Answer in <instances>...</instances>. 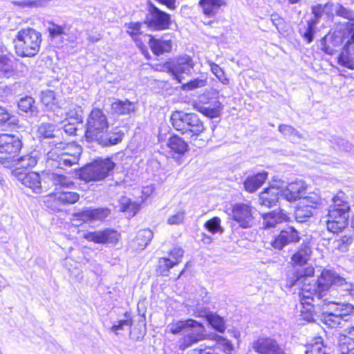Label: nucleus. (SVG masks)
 <instances>
[{
    "label": "nucleus",
    "mask_w": 354,
    "mask_h": 354,
    "mask_svg": "<svg viewBox=\"0 0 354 354\" xmlns=\"http://www.w3.org/2000/svg\"><path fill=\"white\" fill-rule=\"evenodd\" d=\"M110 214L108 208H88L73 214L74 221H80L84 223L96 221H103Z\"/></svg>",
    "instance_id": "obj_21"
},
{
    "label": "nucleus",
    "mask_w": 354,
    "mask_h": 354,
    "mask_svg": "<svg viewBox=\"0 0 354 354\" xmlns=\"http://www.w3.org/2000/svg\"><path fill=\"white\" fill-rule=\"evenodd\" d=\"M144 41L149 42L151 51L156 55L169 53L172 48V41L169 35H164L160 38H155L151 35H144Z\"/></svg>",
    "instance_id": "obj_20"
},
{
    "label": "nucleus",
    "mask_w": 354,
    "mask_h": 354,
    "mask_svg": "<svg viewBox=\"0 0 354 354\" xmlns=\"http://www.w3.org/2000/svg\"><path fill=\"white\" fill-rule=\"evenodd\" d=\"M19 6L26 8H37L40 6L41 2L39 0H23L19 2Z\"/></svg>",
    "instance_id": "obj_63"
},
{
    "label": "nucleus",
    "mask_w": 354,
    "mask_h": 354,
    "mask_svg": "<svg viewBox=\"0 0 354 354\" xmlns=\"http://www.w3.org/2000/svg\"><path fill=\"white\" fill-rule=\"evenodd\" d=\"M328 348L323 344L322 339L317 337L306 351V354H327Z\"/></svg>",
    "instance_id": "obj_43"
},
{
    "label": "nucleus",
    "mask_w": 354,
    "mask_h": 354,
    "mask_svg": "<svg viewBox=\"0 0 354 354\" xmlns=\"http://www.w3.org/2000/svg\"><path fill=\"white\" fill-rule=\"evenodd\" d=\"M278 184L280 185L281 198L286 201L291 202L297 199L301 200L304 197L303 194L306 190V185L304 180H297L289 183L286 187H283V183L279 181Z\"/></svg>",
    "instance_id": "obj_17"
},
{
    "label": "nucleus",
    "mask_w": 354,
    "mask_h": 354,
    "mask_svg": "<svg viewBox=\"0 0 354 354\" xmlns=\"http://www.w3.org/2000/svg\"><path fill=\"white\" fill-rule=\"evenodd\" d=\"M111 111L113 114L118 115L131 114L135 112L136 104L135 103L130 102L128 100H118L111 104Z\"/></svg>",
    "instance_id": "obj_30"
},
{
    "label": "nucleus",
    "mask_w": 354,
    "mask_h": 354,
    "mask_svg": "<svg viewBox=\"0 0 354 354\" xmlns=\"http://www.w3.org/2000/svg\"><path fill=\"white\" fill-rule=\"evenodd\" d=\"M153 236V232L149 229L140 230L136 236V241L141 249L145 248Z\"/></svg>",
    "instance_id": "obj_44"
},
{
    "label": "nucleus",
    "mask_w": 354,
    "mask_h": 354,
    "mask_svg": "<svg viewBox=\"0 0 354 354\" xmlns=\"http://www.w3.org/2000/svg\"><path fill=\"white\" fill-rule=\"evenodd\" d=\"M146 24L154 30H165L168 28L171 24V17L169 14L150 4Z\"/></svg>",
    "instance_id": "obj_12"
},
{
    "label": "nucleus",
    "mask_w": 354,
    "mask_h": 354,
    "mask_svg": "<svg viewBox=\"0 0 354 354\" xmlns=\"http://www.w3.org/2000/svg\"><path fill=\"white\" fill-rule=\"evenodd\" d=\"M125 319L120 320L118 324L113 325L111 327V331L117 334V331L119 330H123L125 326L131 328L133 324V321L128 313H124Z\"/></svg>",
    "instance_id": "obj_54"
},
{
    "label": "nucleus",
    "mask_w": 354,
    "mask_h": 354,
    "mask_svg": "<svg viewBox=\"0 0 354 354\" xmlns=\"http://www.w3.org/2000/svg\"><path fill=\"white\" fill-rule=\"evenodd\" d=\"M120 210L129 214V216H133L139 210V205L131 202V201L125 196L121 198L120 201Z\"/></svg>",
    "instance_id": "obj_42"
},
{
    "label": "nucleus",
    "mask_w": 354,
    "mask_h": 354,
    "mask_svg": "<svg viewBox=\"0 0 354 354\" xmlns=\"http://www.w3.org/2000/svg\"><path fill=\"white\" fill-rule=\"evenodd\" d=\"M332 43L335 46L344 44V50L348 52L354 44V22H347L342 30H335L332 37Z\"/></svg>",
    "instance_id": "obj_13"
},
{
    "label": "nucleus",
    "mask_w": 354,
    "mask_h": 354,
    "mask_svg": "<svg viewBox=\"0 0 354 354\" xmlns=\"http://www.w3.org/2000/svg\"><path fill=\"white\" fill-rule=\"evenodd\" d=\"M349 53L350 51L346 53L344 50L338 57V64L347 68L354 70V62L348 56Z\"/></svg>",
    "instance_id": "obj_55"
},
{
    "label": "nucleus",
    "mask_w": 354,
    "mask_h": 354,
    "mask_svg": "<svg viewBox=\"0 0 354 354\" xmlns=\"http://www.w3.org/2000/svg\"><path fill=\"white\" fill-rule=\"evenodd\" d=\"M78 154H69L68 153H57V149H53L47 153V162L53 167L64 169L77 163Z\"/></svg>",
    "instance_id": "obj_15"
},
{
    "label": "nucleus",
    "mask_w": 354,
    "mask_h": 354,
    "mask_svg": "<svg viewBox=\"0 0 354 354\" xmlns=\"http://www.w3.org/2000/svg\"><path fill=\"white\" fill-rule=\"evenodd\" d=\"M70 28L66 26H59L53 24L48 27V32L53 41L57 45H62L65 40L68 39Z\"/></svg>",
    "instance_id": "obj_26"
},
{
    "label": "nucleus",
    "mask_w": 354,
    "mask_h": 354,
    "mask_svg": "<svg viewBox=\"0 0 354 354\" xmlns=\"http://www.w3.org/2000/svg\"><path fill=\"white\" fill-rule=\"evenodd\" d=\"M82 109L81 106L77 105H71L66 112V115L70 119L74 120L75 123H81L82 122Z\"/></svg>",
    "instance_id": "obj_51"
},
{
    "label": "nucleus",
    "mask_w": 354,
    "mask_h": 354,
    "mask_svg": "<svg viewBox=\"0 0 354 354\" xmlns=\"http://www.w3.org/2000/svg\"><path fill=\"white\" fill-rule=\"evenodd\" d=\"M198 111L210 118H217L221 115L222 104L219 100L215 99L200 106Z\"/></svg>",
    "instance_id": "obj_34"
},
{
    "label": "nucleus",
    "mask_w": 354,
    "mask_h": 354,
    "mask_svg": "<svg viewBox=\"0 0 354 354\" xmlns=\"http://www.w3.org/2000/svg\"><path fill=\"white\" fill-rule=\"evenodd\" d=\"M183 253L182 248L175 247L169 253L168 258L160 259L159 268L160 274L164 276L168 275L169 269L180 262Z\"/></svg>",
    "instance_id": "obj_23"
},
{
    "label": "nucleus",
    "mask_w": 354,
    "mask_h": 354,
    "mask_svg": "<svg viewBox=\"0 0 354 354\" xmlns=\"http://www.w3.org/2000/svg\"><path fill=\"white\" fill-rule=\"evenodd\" d=\"M19 180L21 183L35 193L40 192L41 190V181L40 176L37 173L31 172L25 174L24 175L21 174L19 177Z\"/></svg>",
    "instance_id": "obj_32"
},
{
    "label": "nucleus",
    "mask_w": 354,
    "mask_h": 354,
    "mask_svg": "<svg viewBox=\"0 0 354 354\" xmlns=\"http://www.w3.org/2000/svg\"><path fill=\"white\" fill-rule=\"evenodd\" d=\"M142 24L139 22L131 23L128 26L127 32L131 35L132 39L136 42L138 46H141L144 41V35L140 31Z\"/></svg>",
    "instance_id": "obj_41"
},
{
    "label": "nucleus",
    "mask_w": 354,
    "mask_h": 354,
    "mask_svg": "<svg viewBox=\"0 0 354 354\" xmlns=\"http://www.w3.org/2000/svg\"><path fill=\"white\" fill-rule=\"evenodd\" d=\"M80 199V195L73 192L63 191L55 196V200L62 205L74 204Z\"/></svg>",
    "instance_id": "obj_39"
},
{
    "label": "nucleus",
    "mask_w": 354,
    "mask_h": 354,
    "mask_svg": "<svg viewBox=\"0 0 354 354\" xmlns=\"http://www.w3.org/2000/svg\"><path fill=\"white\" fill-rule=\"evenodd\" d=\"M77 124V123H75V122L73 123L68 122V124H65L63 127L64 132L70 136L75 134L77 129L76 126Z\"/></svg>",
    "instance_id": "obj_64"
},
{
    "label": "nucleus",
    "mask_w": 354,
    "mask_h": 354,
    "mask_svg": "<svg viewBox=\"0 0 354 354\" xmlns=\"http://www.w3.org/2000/svg\"><path fill=\"white\" fill-rule=\"evenodd\" d=\"M339 351L341 354H354V341L342 339L339 344Z\"/></svg>",
    "instance_id": "obj_56"
},
{
    "label": "nucleus",
    "mask_w": 354,
    "mask_h": 354,
    "mask_svg": "<svg viewBox=\"0 0 354 354\" xmlns=\"http://www.w3.org/2000/svg\"><path fill=\"white\" fill-rule=\"evenodd\" d=\"M115 167L111 158H99L81 171L80 177L87 182L102 180L111 175Z\"/></svg>",
    "instance_id": "obj_6"
},
{
    "label": "nucleus",
    "mask_w": 354,
    "mask_h": 354,
    "mask_svg": "<svg viewBox=\"0 0 354 354\" xmlns=\"http://www.w3.org/2000/svg\"><path fill=\"white\" fill-rule=\"evenodd\" d=\"M173 127L186 137L197 136L205 130L203 122L194 113L176 111L171 115Z\"/></svg>",
    "instance_id": "obj_5"
},
{
    "label": "nucleus",
    "mask_w": 354,
    "mask_h": 354,
    "mask_svg": "<svg viewBox=\"0 0 354 354\" xmlns=\"http://www.w3.org/2000/svg\"><path fill=\"white\" fill-rule=\"evenodd\" d=\"M37 156L36 152H32L29 154L24 155L17 160H15V162L13 167L17 169L24 168L29 169L35 167L37 163Z\"/></svg>",
    "instance_id": "obj_37"
},
{
    "label": "nucleus",
    "mask_w": 354,
    "mask_h": 354,
    "mask_svg": "<svg viewBox=\"0 0 354 354\" xmlns=\"http://www.w3.org/2000/svg\"><path fill=\"white\" fill-rule=\"evenodd\" d=\"M344 339L348 341H354V322H351L347 324L344 328Z\"/></svg>",
    "instance_id": "obj_60"
},
{
    "label": "nucleus",
    "mask_w": 354,
    "mask_h": 354,
    "mask_svg": "<svg viewBox=\"0 0 354 354\" xmlns=\"http://www.w3.org/2000/svg\"><path fill=\"white\" fill-rule=\"evenodd\" d=\"M323 6L324 7V12L328 17H333L334 15H336L337 3L328 2Z\"/></svg>",
    "instance_id": "obj_61"
},
{
    "label": "nucleus",
    "mask_w": 354,
    "mask_h": 354,
    "mask_svg": "<svg viewBox=\"0 0 354 354\" xmlns=\"http://www.w3.org/2000/svg\"><path fill=\"white\" fill-rule=\"evenodd\" d=\"M55 126L49 123H42L37 129L39 138H50L54 136Z\"/></svg>",
    "instance_id": "obj_50"
},
{
    "label": "nucleus",
    "mask_w": 354,
    "mask_h": 354,
    "mask_svg": "<svg viewBox=\"0 0 354 354\" xmlns=\"http://www.w3.org/2000/svg\"><path fill=\"white\" fill-rule=\"evenodd\" d=\"M119 233L111 229L89 232L84 234V238L87 241L101 244L115 243L119 240Z\"/></svg>",
    "instance_id": "obj_19"
},
{
    "label": "nucleus",
    "mask_w": 354,
    "mask_h": 354,
    "mask_svg": "<svg viewBox=\"0 0 354 354\" xmlns=\"http://www.w3.org/2000/svg\"><path fill=\"white\" fill-rule=\"evenodd\" d=\"M13 42L19 56L33 57L39 51L41 35L33 28H24L17 32Z\"/></svg>",
    "instance_id": "obj_4"
},
{
    "label": "nucleus",
    "mask_w": 354,
    "mask_h": 354,
    "mask_svg": "<svg viewBox=\"0 0 354 354\" xmlns=\"http://www.w3.org/2000/svg\"><path fill=\"white\" fill-rule=\"evenodd\" d=\"M41 102L48 109H53L56 104V97L54 91L51 90L44 91L41 93Z\"/></svg>",
    "instance_id": "obj_49"
},
{
    "label": "nucleus",
    "mask_w": 354,
    "mask_h": 354,
    "mask_svg": "<svg viewBox=\"0 0 354 354\" xmlns=\"http://www.w3.org/2000/svg\"><path fill=\"white\" fill-rule=\"evenodd\" d=\"M353 239L350 236H344L341 239V244L338 245L339 249L342 252H346L348 250V247L351 244Z\"/></svg>",
    "instance_id": "obj_62"
},
{
    "label": "nucleus",
    "mask_w": 354,
    "mask_h": 354,
    "mask_svg": "<svg viewBox=\"0 0 354 354\" xmlns=\"http://www.w3.org/2000/svg\"><path fill=\"white\" fill-rule=\"evenodd\" d=\"M304 286H302L300 292V297H301V305L302 306V308L301 309V316L304 320L308 322L314 321V313L313 308L315 306H320L322 308V310H324V307L326 306H323V299H325V297L322 299H318L315 294H311L309 297H307L303 293Z\"/></svg>",
    "instance_id": "obj_16"
},
{
    "label": "nucleus",
    "mask_w": 354,
    "mask_h": 354,
    "mask_svg": "<svg viewBox=\"0 0 354 354\" xmlns=\"http://www.w3.org/2000/svg\"><path fill=\"white\" fill-rule=\"evenodd\" d=\"M286 218L287 216L283 210H275L263 216V225L265 228L274 227L277 224L285 221Z\"/></svg>",
    "instance_id": "obj_35"
},
{
    "label": "nucleus",
    "mask_w": 354,
    "mask_h": 354,
    "mask_svg": "<svg viewBox=\"0 0 354 354\" xmlns=\"http://www.w3.org/2000/svg\"><path fill=\"white\" fill-rule=\"evenodd\" d=\"M312 13L314 15L315 19L310 20V21L315 22L317 24L319 21L320 18L322 17L324 12V7L322 4H317L311 8Z\"/></svg>",
    "instance_id": "obj_59"
},
{
    "label": "nucleus",
    "mask_w": 354,
    "mask_h": 354,
    "mask_svg": "<svg viewBox=\"0 0 354 354\" xmlns=\"http://www.w3.org/2000/svg\"><path fill=\"white\" fill-rule=\"evenodd\" d=\"M207 78L198 77L194 78L189 82L182 84V89L185 91H192L196 88H202L206 86Z\"/></svg>",
    "instance_id": "obj_48"
},
{
    "label": "nucleus",
    "mask_w": 354,
    "mask_h": 354,
    "mask_svg": "<svg viewBox=\"0 0 354 354\" xmlns=\"http://www.w3.org/2000/svg\"><path fill=\"white\" fill-rule=\"evenodd\" d=\"M185 212L183 209L178 210L176 214L170 216L167 219L169 225H180L185 218Z\"/></svg>",
    "instance_id": "obj_57"
},
{
    "label": "nucleus",
    "mask_w": 354,
    "mask_h": 354,
    "mask_svg": "<svg viewBox=\"0 0 354 354\" xmlns=\"http://www.w3.org/2000/svg\"><path fill=\"white\" fill-rule=\"evenodd\" d=\"M300 239V233L294 227L288 226L274 237L270 245L274 249L281 250L289 244L298 243Z\"/></svg>",
    "instance_id": "obj_14"
},
{
    "label": "nucleus",
    "mask_w": 354,
    "mask_h": 354,
    "mask_svg": "<svg viewBox=\"0 0 354 354\" xmlns=\"http://www.w3.org/2000/svg\"><path fill=\"white\" fill-rule=\"evenodd\" d=\"M312 253L310 243L308 240H304L299 250L292 256V261L298 266L306 264Z\"/></svg>",
    "instance_id": "obj_29"
},
{
    "label": "nucleus",
    "mask_w": 354,
    "mask_h": 354,
    "mask_svg": "<svg viewBox=\"0 0 354 354\" xmlns=\"http://www.w3.org/2000/svg\"><path fill=\"white\" fill-rule=\"evenodd\" d=\"M253 349L260 354H285L276 340L271 338H259L252 344Z\"/></svg>",
    "instance_id": "obj_22"
},
{
    "label": "nucleus",
    "mask_w": 354,
    "mask_h": 354,
    "mask_svg": "<svg viewBox=\"0 0 354 354\" xmlns=\"http://www.w3.org/2000/svg\"><path fill=\"white\" fill-rule=\"evenodd\" d=\"M22 147V142L19 137L7 134H0V153L5 156H0V162L6 168L13 167L15 157L18 155Z\"/></svg>",
    "instance_id": "obj_8"
},
{
    "label": "nucleus",
    "mask_w": 354,
    "mask_h": 354,
    "mask_svg": "<svg viewBox=\"0 0 354 354\" xmlns=\"http://www.w3.org/2000/svg\"><path fill=\"white\" fill-rule=\"evenodd\" d=\"M232 219L236 221L240 227L247 229L254 224L253 208L245 203H237L232 208Z\"/></svg>",
    "instance_id": "obj_11"
},
{
    "label": "nucleus",
    "mask_w": 354,
    "mask_h": 354,
    "mask_svg": "<svg viewBox=\"0 0 354 354\" xmlns=\"http://www.w3.org/2000/svg\"><path fill=\"white\" fill-rule=\"evenodd\" d=\"M109 128L108 118L105 113L100 109L93 108L86 119L85 138L88 141L97 142Z\"/></svg>",
    "instance_id": "obj_7"
},
{
    "label": "nucleus",
    "mask_w": 354,
    "mask_h": 354,
    "mask_svg": "<svg viewBox=\"0 0 354 354\" xmlns=\"http://www.w3.org/2000/svg\"><path fill=\"white\" fill-rule=\"evenodd\" d=\"M200 316H205L209 324L216 330L220 333L224 332L225 329L223 319L218 315L212 313H206L203 312Z\"/></svg>",
    "instance_id": "obj_40"
},
{
    "label": "nucleus",
    "mask_w": 354,
    "mask_h": 354,
    "mask_svg": "<svg viewBox=\"0 0 354 354\" xmlns=\"http://www.w3.org/2000/svg\"><path fill=\"white\" fill-rule=\"evenodd\" d=\"M168 328L174 335L183 333L184 337L177 343L179 349L183 351L197 343L203 337L202 324L194 319L178 321L169 324Z\"/></svg>",
    "instance_id": "obj_3"
},
{
    "label": "nucleus",
    "mask_w": 354,
    "mask_h": 354,
    "mask_svg": "<svg viewBox=\"0 0 354 354\" xmlns=\"http://www.w3.org/2000/svg\"><path fill=\"white\" fill-rule=\"evenodd\" d=\"M194 66L195 63L191 56L183 55L168 63V70L178 82L182 83L183 75H190Z\"/></svg>",
    "instance_id": "obj_10"
},
{
    "label": "nucleus",
    "mask_w": 354,
    "mask_h": 354,
    "mask_svg": "<svg viewBox=\"0 0 354 354\" xmlns=\"http://www.w3.org/2000/svg\"><path fill=\"white\" fill-rule=\"evenodd\" d=\"M323 306L331 307L336 314L341 318L343 322L347 326L348 324L354 322V306L349 303H335L330 301L328 298L322 300Z\"/></svg>",
    "instance_id": "obj_18"
},
{
    "label": "nucleus",
    "mask_w": 354,
    "mask_h": 354,
    "mask_svg": "<svg viewBox=\"0 0 354 354\" xmlns=\"http://www.w3.org/2000/svg\"><path fill=\"white\" fill-rule=\"evenodd\" d=\"M350 206L343 192L338 193L333 198L329 206L326 227L328 231L338 233L348 225Z\"/></svg>",
    "instance_id": "obj_2"
},
{
    "label": "nucleus",
    "mask_w": 354,
    "mask_h": 354,
    "mask_svg": "<svg viewBox=\"0 0 354 354\" xmlns=\"http://www.w3.org/2000/svg\"><path fill=\"white\" fill-rule=\"evenodd\" d=\"M279 131L286 136H289L291 139L301 138L300 133L292 127L287 124H280Z\"/></svg>",
    "instance_id": "obj_53"
},
{
    "label": "nucleus",
    "mask_w": 354,
    "mask_h": 354,
    "mask_svg": "<svg viewBox=\"0 0 354 354\" xmlns=\"http://www.w3.org/2000/svg\"><path fill=\"white\" fill-rule=\"evenodd\" d=\"M18 107L20 111L28 114L30 116L36 115L37 108L35 106V100L30 96H26L20 99L18 103Z\"/></svg>",
    "instance_id": "obj_38"
},
{
    "label": "nucleus",
    "mask_w": 354,
    "mask_h": 354,
    "mask_svg": "<svg viewBox=\"0 0 354 354\" xmlns=\"http://www.w3.org/2000/svg\"><path fill=\"white\" fill-rule=\"evenodd\" d=\"M51 179L56 187L60 188H72L75 186L71 179L66 176L57 174H53Z\"/></svg>",
    "instance_id": "obj_47"
},
{
    "label": "nucleus",
    "mask_w": 354,
    "mask_h": 354,
    "mask_svg": "<svg viewBox=\"0 0 354 354\" xmlns=\"http://www.w3.org/2000/svg\"><path fill=\"white\" fill-rule=\"evenodd\" d=\"M14 60L7 56H0V77L10 78L15 74Z\"/></svg>",
    "instance_id": "obj_36"
},
{
    "label": "nucleus",
    "mask_w": 354,
    "mask_h": 354,
    "mask_svg": "<svg viewBox=\"0 0 354 354\" xmlns=\"http://www.w3.org/2000/svg\"><path fill=\"white\" fill-rule=\"evenodd\" d=\"M207 64L210 67L212 73L216 77V78L224 85H227L230 83L229 79L226 77L225 73L223 68L218 64L209 60Z\"/></svg>",
    "instance_id": "obj_46"
},
{
    "label": "nucleus",
    "mask_w": 354,
    "mask_h": 354,
    "mask_svg": "<svg viewBox=\"0 0 354 354\" xmlns=\"http://www.w3.org/2000/svg\"><path fill=\"white\" fill-rule=\"evenodd\" d=\"M199 5L206 16L213 17L226 5V0H200Z\"/></svg>",
    "instance_id": "obj_31"
},
{
    "label": "nucleus",
    "mask_w": 354,
    "mask_h": 354,
    "mask_svg": "<svg viewBox=\"0 0 354 354\" xmlns=\"http://www.w3.org/2000/svg\"><path fill=\"white\" fill-rule=\"evenodd\" d=\"M332 286L353 295L354 284L346 281L345 279L330 270H323L316 281L305 283L303 293L307 297H309L311 294H315L318 299H322L327 296L328 291Z\"/></svg>",
    "instance_id": "obj_1"
},
{
    "label": "nucleus",
    "mask_w": 354,
    "mask_h": 354,
    "mask_svg": "<svg viewBox=\"0 0 354 354\" xmlns=\"http://www.w3.org/2000/svg\"><path fill=\"white\" fill-rule=\"evenodd\" d=\"M328 310L329 311H324V310H323L321 319L324 324L330 328L339 327L340 328H344L345 326H346V325L336 314L332 307H330Z\"/></svg>",
    "instance_id": "obj_33"
},
{
    "label": "nucleus",
    "mask_w": 354,
    "mask_h": 354,
    "mask_svg": "<svg viewBox=\"0 0 354 354\" xmlns=\"http://www.w3.org/2000/svg\"><path fill=\"white\" fill-rule=\"evenodd\" d=\"M124 133L118 127H113L110 131L106 129L97 142L102 147H111L120 143Z\"/></svg>",
    "instance_id": "obj_24"
},
{
    "label": "nucleus",
    "mask_w": 354,
    "mask_h": 354,
    "mask_svg": "<svg viewBox=\"0 0 354 354\" xmlns=\"http://www.w3.org/2000/svg\"><path fill=\"white\" fill-rule=\"evenodd\" d=\"M316 21L312 22L308 21V27L306 30V31L304 32L303 36L307 41V42L309 44L313 41L314 38V35L315 33V26H316Z\"/></svg>",
    "instance_id": "obj_58"
},
{
    "label": "nucleus",
    "mask_w": 354,
    "mask_h": 354,
    "mask_svg": "<svg viewBox=\"0 0 354 354\" xmlns=\"http://www.w3.org/2000/svg\"><path fill=\"white\" fill-rule=\"evenodd\" d=\"M279 195L281 197V190L280 189V185L276 181L274 184L261 193L259 203L262 205L270 207L276 205L279 199Z\"/></svg>",
    "instance_id": "obj_25"
},
{
    "label": "nucleus",
    "mask_w": 354,
    "mask_h": 354,
    "mask_svg": "<svg viewBox=\"0 0 354 354\" xmlns=\"http://www.w3.org/2000/svg\"><path fill=\"white\" fill-rule=\"evenodd\" d=\"M336 15L345 18L349 20L350 22H354V12L339 3H337L336 6Z\"/></svg>",
    "instance_id": "obj_52"
},
{
    "label": "nucleus",
    "mask_w": 354,
    "mask_h": 354,
    "mask_svg": "<svg viewBox=\"0 0 354 354\" xmlns=\"http://www.w3.org/2000/svg\"><path fill=\"white\" fill-rule=\"evenodd\" d=\"M205 227L212 234H223L224 229L221 226V220L219 217L215 216L208 220L205 223Z\"/></svg>",
    "instance_id": "obj_45"
},
{
    "label": "nucleus",
    "mask_w": 354,
    "mask_h": 354,
    "mask_svg": "<svg viewBox=\"0 0 354 354\" xmlns=\"http://www.w3.org/2000/svg\"><path fill=\"white\" fill-rule=\"evenodd\" d=\"M267 177L268 172L266 171L248 176L243 182L245 189L250 193L256 192L263 185Z\"/></svg>",
    "instance_id": "obj_28"
},
{
    "label": "nucleus",
    "mask_w": 354,
    "mask_h": 354,
    "mask_svg": "<svg viewBox=\"0 0 354 354\" xmlns=\"http://www.w3.org/2000/svg\"><path fill=\"white\" fill-rule=\"evenodd\" d=\"M320 203L321 198L315 193H310L308 196L302 198L295 211L296 221L302 223L306 218L312 216Z\"/></svg>",
    "instance_id": "obj_9"
},
{
    "label": "nucleus",
    "mask_w": 354,
    "mask_h": 354,
    "mask_svg": "<svg viewBox=\"0 0 354 354\" xmlns=\"http://www.w3.org/2000/svg\"><path fill=\"white\" fill-rule=\"evenodd\" d=\"M167 146L171 152L174 153L173 158H177L184 155L189 149L188 144L178 136H173L169 138Z\"/></svg>",
    "instance_id": "obj_27"
}]
</instances>
